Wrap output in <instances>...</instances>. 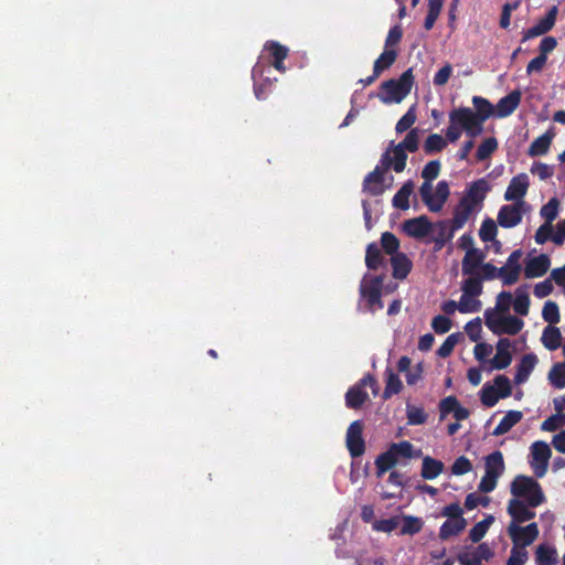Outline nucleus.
Returning a JSON list of instances; mask_svg holds the SVG:
<instances>
[{"instance_id":"nucleus-19","label":"nucleus","mask_w":565,"mask_h":565,"mask_svg":"<svg viewBox=\"0 0 565 565\" xmlns=\"http://www.w3.org/2000/svg\"><path fill=\"white\" fill-rule=\"evenodd\" d=\"M497 221L504 228L516 226L522 221L521 203L502 205L498 212Z\"/></svg>"},{"instance_id":"nucleus-63","label":"nucleus","mask_w":565,"mask_h":565,"mask_svg":"<svg viewBox=\"0 0 565 565\" xmlns=\"http://www.w3.org/2000/svg\"><path fill=\"white\" fill-rule=\"evenodd\" d=\"M440 169V161L431 160L424 167L422 171V178L426 181H433L439 175Z\"/></svg>"},{"instance_id":"nucleus-27","label":"nucleus","mask_w":565,"mask_h":565,"mask_svg":"<svg viewBox=\"0 0 565 565\" xmlns=\"http://www.w3.org/2000/svg\"><path fill=\"white\" fill-rule=\"evenodd\" d=\"M367 398L369 394L366 391L356 383L345 393V405L349 408L358 409L367 401Z\"/></svg>"},{"instance_id":"nucleus-39","label":"nucleus","mask_w":565,"mask_h":565,"mask_svg":"<svg viewBox=\"0 0 565 565\" xmlns=\"http://www.w3.org/2000/svg\"><path fill=\"white\" fill-rule=\"evenodd\" d=\"M397 58V51L394 49L385 47L381 55L375 60L373 70L376 74H382L383 71L390 68Z\"/></svg>"},{"instance_id":"nucleus-64","label":"nucleus","mask_w":565,"mask_h":565,"mask_svg":"<svg viewBox=\"0 0 565 565\" xmlns=\"http://www.w3.org/2000/svg\"><path fill=\"white\" fill-rule=\"evenodd\" d=\"M550 241L555 245H563L565 243V218L561 220L555 228L552 226V233L548 237V242Z\"/></svg>"},{"instance_id":"nucleus-48","label":"nucleus","mask_w":565,"mask_h":565,"mask_svg":"<svg viewBox=\"0 0 565 565\" xmlns=\"http://www.w3.org/2000/svg\"><path fill=\"white\" fill-rule=\"evenodd\" d=\"M542 318L550 326L558 323L561 320L558 305L555 301L547 300L542 309Z\"/></svg>"},{"instance_id":"nucleus-25","label":"nucleus","mask_w":565,"mask_h":565,"mask_svg":"<svg viewBox=\"0 0 565 565\" xmlns=\"http://www.w3.org/2000/svg\"><path fill=\"white\" fill-rule=\"evenodd\" d=\"M537 363V358L534 353H527L523 355L516 365V372L514 375V382L515 384H523L525 383L532 371L534 370L535 365Z\"/></svg>"},{"instance_id":"nucleus-24","label":"nucleus","mask_w":565,"mask_h":565,"mask_svg":"<svg viewBox=\"0 0 565 565\" xmlns=\"http://www.w3.org/2000/svg\"><path fill=\"white\" fill-rule=\"evenodd\" d=\"M522 94L519 89H514L507 96L502 97L497 104V116L504 118L514 113L521 103Z\"/></svg>"},{"instance_id":"nucleus-33","label":"nucleus","mask_w":565,"mask_h":565,"mask_svg":"<svg viewBox=\"0 0 565 565\" xmlns=\"http://www.w3.org/2000/svg\"><path fill=\"white\" fill-rule=\"evenodd\" d=\"M386 375V383L385 388L382 394V398L384 401L390 399L393 395L398 394L403 388V383L398 375L394 373V371L391 367H386L385 370Z\"/></svg>"},{"instance_id":"nucleus-38","label":"nucleus","mask_w":565,"mask_h":565,"mask_svg":"<svg viewBox=\"0 0 565 565\" xmlns=\"http://www.w3.org/2000/svg\"><path fill=\"white\" fill-rule=\"evenodd\" d=\"M472 211L473 207L466 203V200L460 199L459 203L455 207L454 217L450 220L455 224V228H461L469 220Z\"/></svg>"},{"instance_id":"nucleus-45","label":"nucleus","mask_w":565,"mask_h":565,"mask_svg":"<svg viewBox=\"0 0 565 565\" xmlns=\"http://www.w3.org/2000/svg\"><path fill=\"white\" fill-rule=\"evenodd\" d=\"M502 398L494 386L486 383L480 391V401L486 407H493Z\"/></svg>"},{"instance_id":"nucleus-59","label":"nucleus","mask_w":565,"mask_h":565,"mask_svg":"<svg viewBox=\"0 0 565 565\" xmlns=\"http://www.w3.org/2000/svg\"><path fill=\"white\" fill-rule=\"evenodd\" d=\"M527 558L529 554L525 547L513 545L507 565H524Z\"/></svg>"},{"instance_id":"nucleus-17","label":"nucleus","mask_w":565,"mask_h":565,"mask_svg":"<svg viewBox=\"0 0 565 565\" xmlns=\"http://www.w3.org/2000/svg\"><path fill=\"white\" fill-rule=\"evenodd\" d=\"M556 15L557 7L553 6L547 11L546 15L543 19H541L535 25L523 32L522 42L543 35L551 31L555 25Z\"/></svg>"},{"instance_id":"nucleus-22","label":"nucleus","mask_w":565,"mask_h":565,"mask_svg":"<svg viewBox=\"0 0 565 565\" xmlns=\"http://www.w3.org/2000/svg\"><path fill=\"white\" fill-rule=\"evenodd\" d=\"M489 191L490 186L488 181L483 178L478 179L469 185L466 195L461 198V200H466V203L475 209L477 205L482 204Z\"/></svg>"},{"instance_id":"nucleus-56","label":"nucleus","mask_w":565,"mask_h":565,"mask_svg":"<svg viewBox=\"0 0 565 565\" xmlns=\"http://www.w3.org/2000/svg\"><path fill=\"white\" fill-rule=\"evenodd\" d=\"M481 309V302L480 300L475 299V297H468L465 295H461L459 303H458V310L462 313L468 312H478Z\"/></svg>"},{"instance_id":"nucleus-55","label":"nucleus","mask_w":565,"mask_h":565,"mask_svg":"<svg viewBox=\"0 0 565 565\" xmlns=\"http://www.w3.org/2000/svg\"><path fill=\"white\" fill-rule=\"evenodd\" d=\"M384 249H366L365 264L369 269H377L384 263Z\"/></svg>"},{"instance_id":"nucleus-1","label":"nucleus","mask_w":565,"mask_h":565,"mask_svg":"<svg viewBox=\"0 0 565 565\" xmlns=\"http://www.w3.org/2000/svg\"><path fill=\"white\" fill-rule=\"evenodd\" d=\"M414 82L413 70L408 68L397 79L383 82L376 96L385 105L399 104L411 93Z\"/></svg>"},{"instance_id":"nucleus-52","label":"nucleus","mask_w":565,"mask_h":565,"mask_svg":"<svg viewBox=\"0 0 565 565\" xmlns=\"http://www.w3.org/2000/svg\"><path fill=\"white\" fill-rule=\"evenodd\" d=\"M416 105H413L408 108V110L402 116V118L397 121L395 126V130L397 134H403L406 130L411 129V127L416 122Z\"/></svg>"},{"instance_id":"nucleus-51","label":"nucleus","mask_w":565,"mask_h":565,"mask_svg":"<svg viewBox=\"0 0 565 565\" xmlns=\"http://www.w3.org/2000/svg\"><path fill=\"white\" fill-rule=\"evenodd\" d=\"M482 280L477 276H469L462 284V295L478 297L482 294Z\"/></svg>"},{"instance_id":"nucleus-5","label":"nucleus","mask_w":565,"mask_h":565,"mask_svg":"<svg viewBox=\"0 0 565 565\" xmlns=\"http://www.w3.org/2000/svg\"><path fill=\"white\" fill-rule=\"evenodd\" d=\"M484 475L478 486L480 492H492L498 484L499 478L505 470L503 455L500 450H495L484 458Z\"/></svg>"},{"instance_id":"nucleus-41","label":"nucleus","mask_w":565,"mask_h":565,"mask_svg":"<svg viewBox=\"0 0 565 565\" xmlns=\"http://www.w3.org/2000/svg\"><path fill=\"white\" fill-rule=\"evenodd\" d=\"M536 565H556L557 554L554 547L545 544L537 546L536 552Z\"/></svg>"},{"instance_id":"nucleus-40","label":"nucleus","mask_w":565,"mask_h":565,"mask_svg":"<svg viewBox=\"0 0 565 565\" xmlns=\"http://www.w3.org/2000/svg\"><path fill=\"white\" fill-rule=\"evenodd\" d=\"M513 309L520 316H527L530 310V296L526 287L521 286L515 290V298L513 300Z\"/></svg>"},{"instance_id":"nucleus-31","label":"nucleus","mask_w":565,"mask_h":565,"mask_svg":"<svg viewBox=\"0 0 565 565\" xmlns=\"http://www.w3.org/2000/svg\"><path fill=\"white\" fill-rule=\"evenodd\" d=\"M444 468L443 461L426 456L423 459L420 476L425 480H434L444 471Z\"/></svg>"},{"instance_id":"nucleus-49","label":"nucleus","mask_w":565,"mask_h":565,"mask_svg":"<svg viewBox=\"0 0 565 565\" xmlns=\"http://www.w3.org/2000/svg\"><path fill=\"white\" fill-rule=\"evenodd\" d=\"M498 149V141L494 137L486 138L478 147L476 158L478 161H483Z\"/></svg>"},{"instance_id":"nucleus-30","label":"nucleus","mask_w":565,"mask_h":565,"mask_svg":"<svg viewBox=\"0 0 565 565\" xmlns=\"http://www.w3.org/2000/svg\"><path fill=\"white\" fill-rule=\"evenodd\" d=\"M523 418V414L520 411H509L504 417L500 420L497 427L493 429V436H501L509 433L512 427H514Z\"/></svg>"},{"instance_id":"nucleus-58","label":"nucleus","mask_w":565,"mask_h":565,"mask_svg":"<svg viewBox=\"0 0 565 565\" xmlns=\"http://www.w3.org/2000/svg\"><path fill=\"white\" fill-rule=\"evenodd\" d=\"M399 524V516H392L390 519L377 520L373 523V530L377 532L391 533Z\"/></svg>"},{"instance_id":"nucleus-36","label":"nucleus","mask_w":565,"mask_h":565,"mask_svg":"<svg viewBox=\"0 0 565 565\" xmlns=\"http://www.w3.org/2000/svg\"><path fill=\"white\" fill-rule=\"evenodd\" d=\"M498 234V225L497 223L490 218L487 217L481 223L480 230H479V237L483 243L492 242V247H501V243L499 241H495V236Z\"/></svg>"},{"instance_id":"nucleus-43","label":"nucleus","mask_w":565,"mask_h":565,"mask_svg":"<svg viewBox=\"0 0 565 565\" xmlns=\"http://www.w3.org/2000/svg\"><path fill=\"white\" fill-rule=\"evenodd\" d=\"M532 460L530 462H548L552 451L545 441H535L531 446Z\"/></svg>"},{"instance_id":"nucleus-34","label":"nucleus","mask_w":565,"mask_h":565,"mask_svg":"<svg viewBox=\"0 0 565 565\" xmlns=\"http://www.w3.org/2000/svg\"><path fill=\"white\" fill-rule=\"evenodd\" d=\"M433 194L434 196L429 205V211L439 212L450 194L448 182L445 180L439 181L437 183L436 191Z\"/></svg>"},{"instance_id":"nucleus-12","label":"nucleus","mask_w":565,"mask_h":565,"mask_svg":"<svg viewBox=\"0 0 565 565\" xmlns=\"http://www.w3.org/2000/svg\"><path fill=\"white\" fill-rule=\"evenodd\" d=\"M521 257L522 249H514L508 257L505 265L499 268L500 278L503 285L511 286L519 280L522 270L520 264Z\"/></svg>"},{"instance_id":"nucleus-8","label":"nucleus","mask_w":565,"mask_h":565,"mask_svg":"<svg viewBox=\"0 0 565 565\" xmlns=\"http://www.w3.org/2000/svg\"><path fill=\"white\" fill-rule=\"evenodd\" d=\"M388 170L380 163L363 180L362 191L371 196H380L392 186L394 178L390 177V183L385 184V173Z\"/></svg>"},{"instance_id":"nucleus-29","label":"nucleus","mask_w":565,"mask_h":565,"mask_svg":"<svg viewBox=\"0 0 565 565\" xmlns=\"http://www.w3.org/2000/svg\"><path fill=\"white\" fill-rule=\"evenodd\" d=\"M554 136L555 134L552 130H547L545 134L534 139L527 150V154L530 157L545 154L551 147Z\"/></svg>"},{"instance_id":"nucleus-32","label":"nucleus","mask_w":565,"mask_h":565,"mask_svg":"<svg viewBox=\"0 0 565 565\" xmlns=\"http://www.w3.org/2000/svg\"><path fill=\"white\" fill-rule=\"evenodd\" d=\"M523 327H524V322L522 319H520L515 316H511V315L501 316L498 335H501V334L515 335L522 330Z\"/></svg>"},{"instance_id":"nucleus-35","label":"nucleus","mask_w":565,"mask_h":565,"mask_svg":"<svg viewBox=\"0 0 565 565\" xmlns=\"http://www.w3.org/2000/svg\"><path fill=\"white\" fill-rule=\"evenodd\" d=\"M541 341L547 350H557L562 344L561 330L555 326L545 327L542 333Z\"/></svg>"},{"instance_id":"nucleus-46","label":"nucleus","mask_w":565,"mask_h":565,"mask_svg":"<svg viewBox=\"0 0 565 565\" xmlns=\"http://www.w3.org/2000/svg\"><path fill=\"white\" fill-rule=\"evenodd\" d=\"M548 380L556 388L565 387V363H555L548 372Z\"/></svg>"},{"instance_id":"nucleus-18","label":"nucleus","mask_w":565,"mask_h":565,"mask_svg":"<svg viewBox=\"0 0 565 565\" xmlns=\"http://www.w3.org/2000/svg\"><path fill=\"white\" fill-rule=\"evenodd\" d=\"M384 254L390 256V262L393 269V277L396 279H404L407 277L412 269V260L398 249H384Z\"/></svg>"},{"instance_id":"nucleus-11","label":"nucleus","mask_w":565,"mask_h":565,"mask_svg":"<svg viewBox=\"0 0 565 565\" xmlns=\"http://www.w3.org/2000/svg\"><path fill=\"white\" fill-rule=\"evenodd\" d=\"M535 508L529 504V500L510 499L507 507V512L511 518L510 523L522 524L533 520L536 516Z\"/></svg>"},{"instance_id":"nucleus-14","label":"nucleus","mask_w":565,"mask_h":565,"mask_svg":"<svg viewBox=\"0 0 565 565\" xmlns=\"http://www.w3.org/2000/svg\"><path fill=\"white\" fill-rule=\"evenodd\" d=\"M393 146V156H391V150L387 149L381 157L380 163L384 167V169L390 170L391 168L396 172L401 173L405 170L406 161H407V153L402 146L393 145V141L391 142Z\"/></svg>"},{"instance_id":"nucleus-26","label":"nucleus","mask_w":565,"mask_h":565,"mask_svg":"<svg viewBox=\"0 0 565 565\" xmlns=\"http://www.w3.org/2000/svg\"><path fill=\"white\" fill-rule=\"evenodd\" d=\"M265 49L269 52L273 57V66L279 71L285 72L284 61L288 56V49L278 42L269 41L266 43Z\"/></svg>"},{"instance_id":"nucleus-20","label":"nucleus","mask_w":565,"mask_h":565,"mask_svg":"<svg viewBox=\"0 0 565 565\" xmlns=\"http://www.w3.org/2000/svg\"><path fill=\"white\" fill-rule=\"evenodd\" d=\"M530 185L529 177L526 173H519L513 177L505 190L504 199L507 201H520L525 196Z\"/></svg>"},{"instance_id":"nucleus-10","label":"nucleus","mask_w":565,"mask_h":565,"mask_svg":"<svg viewBox=\"0 0 565 565\" xmlns=\"http://www.w3.org/2000/svg\"><path fill=\"white\" fill-rule=\"evenodd\" d=\"M363 427L362 420H354L350 424L347 430L345 444L352 458L361 457L365 451Z\"/></svg>"},{"instance_id":"nucleus-4","label":"nucleus","mask_w":565,"mask_h":565,"mask_svg":"<svg viewBox=\"0 0 565 565\" xmlns=\"http://www.w3.org/2000/svg\"><path fill=\"white\" fill-rule=\"evenodd\" d=\"M413 450V444L407 440L393 443L386 451L376 457V476L382 477L386 471L395 467L399 457L406 459L412 458L414 456Z\"/></svg>"},{"instance_id":"nucleus-42","label":"nucleus","mask_w":565,"mask_h":565,"mask_svg":"<svg viewBox=\"0 0 565 565\" xmlns=\"http://www.w3.org/2000/svg\"><path fill=\"white\" fill-rule=\"evenodd\" d=\"M494 522L493 515H487L482 521L476 523L469 531V539L473 543L480 542L487 534L490 525Z\"/></svg>"},{"instance_id":"nucleus-3","label":"nucleus","mask_w":565,"mask_h":565,"mask_svg":"<svg viewBox=\"0 0 565 565\" xmlns=\"http://www.w3.org/2000/svg\"><path fill=\"white\" fill-rule=\"evenodd\" d=\"M472 104L476 111L469 107L458 108L460 110V120L462 124H470L479 136L483 131V122L493 114V106L481 96H473Z\"/></svg>"},{"instance_id":"nucleus-2","label":"nucleus","mask_w":565,"mask_h":565,"mask_svg":"<svg viewBox=\"0 0 565 565\" xmlns=\"http://www.w3.org/2000/svg\"><path fill=\"white\" fill-rule=\"evenodd\" d=\"M512 499L529 500L531 507H540L546 500L541 484L532 477L519 475L510 484Z\"/></svg>"},{"instance_id":"nucleus-47","label":"nucleus","mask_w":565,"mask_h":565,"mask_svg":"<svg viewBox=\"0 0 565 565\" xmlns=\"http://www.w3.org/2000/svg\"><path fill=\"white\" fill-rule=\"evenodd\" d=\"M406 417L408 425L417 426L425 424L428 415L423 407L407 404Z\"/></svg>"},{"instance_id":"nucleus-54","label":"nucleus","mask_w":565,"mask_h":565,"mask_svg":"<svg viewBox=\"0 0 565 565\" xmlns=\"http://www.w3.org/2000/svg\"><path fill=\"white\" fill-rule=\"evenodd\" d=\"M406 151L415 152L419 145V130L417 128L411 129L405 136L404 140L398 143Z\"/></svg>"},{"instance_id":"nucleus-16","label":"nucleus","mask_w":565,"mask_h":565,"mask_svg":"<svg viewBox=\"0 0 565 565\" xmlns=\"http://www.w3.org/2000/svg\"><path fill=\"white\" fill-rule=\"evenodd\" d=\"M551 260L546 254L532 256L529 254L525 258L524 276L535 278L544 276L550 269Z\"/></svg>"},{"instance_id":"nucleus-57","label":"nucleus","mask_w":565,"mask_h":565,"mask_svg":"<svg viewBox=\"0 0 565 565\" xmlns=\"http://www.w3.org/2000/svg\"><path fill=\"white\" fill-rule=\"evenodd\" d=\"M492 386L497 388L502 398H507L512 394L511 382L509 377L503 374H499L494 377Z\"/></svg>"},{"instance_id":"nucleus-60","label":"nucleus","mask_w":565,"mask_h":565,"mask_svg":"<svg viewBox=\"0 0 565 565\" xmlns=\"http://www.w3.org/2000/svg\"><path fill=\"white\" fill-rule=\"evenodd\" d=\"M472 470V463L466 456L458 457L451 466V473L462 476Z\"/></svg>"},{"instance_id":"nucleus-28","label":"nucleus","mask_w":565,"mask_h":565,"mask_svg":"<svg viewBox=\"0 0 565 565\" xmlns=\"http://www.w3.org/2000/svg\"><path fill=\"white\" fill-rule=\"evenodd\" d=\"M466 526L467 521L465 518H460V520H446L439 527V539L441 541H447L452 536H457L466 529Z\"/></svg>"},{"instance_id":"nucleus-62","label":"nucleus","mask_w":565,"mask_h":565,"mask_svg":"<svg viewBox=\"0 0 565 565\" xmlns=\"http://www.w3.org/2000/svg\"><path fill=\"white\" fill-rule=\"evenodd\" d=\"M458 405L459 402L456 396L451 395L443 398L439 403L440 419H444L450 413L454 414Z\"/></svg>"},{"instance_id":"nucleus-7","label":"nucleus","mask_w":565,"mask_h":565,"mask_svg":"<svg viewBox=\"0 0 565 565\" xmlns=\"http://www.w3.org/2000/svg\"><path fill=\"white\" fill-rule=\"evenodd\" d=\"M559 204L558 199L552 198L541 207L540 215L544 220V223L536 230L534 235V239L537 245H544L548 242L553 222L558 216Z\"/></svg>"},{"instance_id":"nucleus-6","label":"nucleus","mask_w":565,"mask_h":565,"mask_svg":"<svg viewBox=\"0 0 565 565\" xmlns=\"http://www.w3.org/2000/svg\"><path fill=\"white\" fill-rule=\"evenodd\" d=\"M384 281V275H364L360 284V296L362 300H365L369 308L373 310L375 307L379 309L383 308L382 302V287Z\"/></svg>"},{"instance_id":"nucleus-13","label":"nucleus","mask_w":565,"mask_h":565,"mask_svg":"<svg viewBox=\"0 0 565 565\" xmlns=\"http://www.w3.org/2000/svg\"><path fill=\"white\" fill-rule=\"evenodd\" d=\"M462 130L470 138H475L478 136V134L475 131L470 124H462V121L460 120V110L458 108H455L449 113V126L446 130L447 140L450 142H456L460 138Z\"/></svg>"},{"instance_id":"nucleus-15","label":"nucleus","mask_w":565,"mask_h":565,"mask_svg":"<svg viewBox=\"0 0 565 565\" xmlns=\"http://www.w3.org/2000/svg\"><path fill=\"white\" fill-rule=\"evenodd\" d=\"M488 249H466L462 259V274L468 276H477L487 257Z\"/></svg>"},{"instance_id":"nucleus-23","label":"nucleus","mask_w":565,"mask_h":565,"mask_svg":"<svg viewBox=\"0 0 565 565\" xmlns=\"http://www.w3.org/2000/svg\"><path fill=\"white\" fill-rule=\"evenodd\" d=\"M457 230L450 220L439 221L436 224H431L429 236H431L436 245L443 247L454 237Z\"/></svg>"},{"instance_id":"nucleus-61","label":"nucleus","mask_w":565,"mask_h":565,"mask_svg":"<svg viewBox=\"0 0 565 565\" xmlns=\"http://www.w3.org/2000/svg\"><path fill=\"white\" fill-rule=\"evenodd\" d=\"M465 331L471 341L477 342L480 339L482 331L481 319L477 317L467 322Z\"/></svg>"},{"instance_id":"nucleus-44","label":"nucleus","mask_w":565,"mask_h":565,"mask_svg":"<svg viewBox=\"0 0 565 565\" xmlns=\"http://www.w3.org/2000/svg\"><path fill=\"white\" fill-rule=\"evenodd\" d=\"M403 525L401 529L402 535H415L419 533L424 526V522L418 516L403 515Z\"/></svg>"},{"instance_id":"nucleus-50","label":"nucleus","mask_w":565,"mask_h":565,"mask_svg":"<svg viewBox=\"0 0 565 565\" xmlns=\"http://www.w3.org/2000/svg\"><path fill=\"white\" fill-rule=\"evenodd\" d=\"M447 146V140L438 134H431L427 137L424 143V151L426 154L440 152Z\"/></svg>"},{"instance_id":"nucleus-9","label":"nucleus","mask_w":565,"mask_h":565,"mask_svg":"<svg viewBox=\"0 0 565 565\" xmlns=\"http://www.w3.org/2000/svg\"><path fill=\"white\" fill-rule=\"evenodd\" d=\"M507 533L513 545L526 547L539 537L540 531L539 525L535 522H532L525 526H521V524L509 523Z\"/></svg>"},{"instance_id":"nucleus-37","label":"nucleus","mask_w":565,"mask_h":565,"mask_svg":"<svg viewBox=\"0 0 565 565\" xmlns=\"http://www.w3.org/2000/svg\"><path fill=\"white\" fill-rule=\"evenodd\" d=\"M414 183L413 181L405 182L402 188L395 193L392 200V204L395 209L407 210L409 207V196L413 193Z\"/></svg>"},{"instance_id":"nucleus-53","label":"nucleus","mask_w":565,"mask_h":565,"mask_svg":"<svg viewBox=\"0 0 565 565\" xmlns=\"http://www.w3.org/2000/svg\"><path fill=\"white\" fill-rule=\"evenodd\" d=\"M460 337L461 334L459 332L451 333L450 335H448L446 340L443 342V344L438 348L437 355L441 359L448 358L452 353Z\"/></svg>"},{"instance_id":"nucleus-21","label":"nucleus","mask_w":565,"mask_h":565,"mask_svg":"<svg viewBox=\"0 0 565 565\" xmlns=\"http://www.w3.org/2000/svg\"><path fill=\"white\" fill-rule=\"evenodd\" d=\"M403 231L411 237L423 238L429 236L431 223L425 215L406 220L403 223Z\"/></svg>"}]
</instances>
